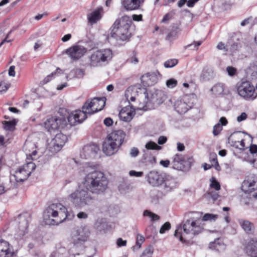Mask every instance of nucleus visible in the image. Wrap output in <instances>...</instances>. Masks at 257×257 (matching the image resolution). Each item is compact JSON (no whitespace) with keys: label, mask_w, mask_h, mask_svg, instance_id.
<instances>
[{"label":"nucleus","mask_w":257,"mask_h":257,"mask_svg":"<svg viewBox=\"0 0 257 257\" xmlns=\"http://www.w3.org/2000/svg\"><path fill=\"white\" fill-rule=\"evenodd\" d=\"M241 189L245 193L257 190V175H251L247 176L242 184Z\"/></svg>","instance_id":"4468645a"},{"label":"nucleus","mask_w":257,"mask_h":257,"mask_svg":"<svg viewBox=\"0 0 257 257\" xmlns=\"http://www.w3.org/2000/svg\"><path fill=\"white\" fill-rule=\"evenodd\" d=\"M226 71L228 75L230 76H233L235 75L236 72V69L231 66L227 67L226 68Z\"/></svg>","instance_id":"09e8293b"},{"label":"nucleus","mask_w":257,"mask_h":257,"mask_svg":"<svg viewBox=\"0 0 257 257\" xmlns=\"http://www.w3.org/2000/svg\"><path fill=\"white\" fill-rule=\"evenodd\" d=\"M235 146L237 148L240 150L244 149L245 147V144L243 140H241L240 141L235 142Z\"/></svg>","instance_id":"3c124183"},{"label":"nucleus","mask_w":257,"mask_h":257,"mask_svg":"<svg viewBox=\"0 0 257 257\" xmlns=\"http://www.w3.org/2000/svg\"><path fill=\"white\" fill-rule=\"evenodd\" d=\"M82 110L85 112L86 114H91L94 113L92 109V103H91V100H88L82 106Z\"/></svg>","instance_id":"473e14b6"},{"label":"nucleus","mask_w":257,"mask_h":257,"mask_svg":"<svg viewBox=\"0 0 257 257\" xmlns=\"http://www.w3.org/2000/svg\"><path fill=\"white\" fill-rule=\"evenodd\" d=\"M153 253V248L149 246L146 248L140 257H152Z\"/></svg>","instance_id":"a19ab883"},{"label":"nucleus","mask_w":257,"mask_h":257,"mask_svg":"<svg viewBox=\"0 0 257 257\" xmlns=\"http://www.w3.org/2000/svg\"><path fill=\"white\" fill-rule=\"evenodd\" d=\"M185 158L181 154H177L173 157L171 164L172 167L176 170H181L185 162Z\"/></svg>","instance_id":"bb28decb"},{"label":"nucleus","mask_w":257,"mask_h":257,"mask_svg":"<svg viewBox=\"0 0 257 257\" xmlns=\"http://www.w3.org/2000/svg\"><path fill=\"white\" fill-rule=\"evenodd\" d=\"M9 88V85L5 82H0V93L6 92Z\"/></svg>","instance_id":"de8ad7c7"},{"label":"nucleus","mask_w":257,"mask_h":257,"mask_svg":"<svg viewBox=\"0 0 257 257\" xmlns=\"http://www.w3.org/2000/svg\"><path fill=\"white\" fill-rule=\"evenodd\" d=\"M249 151L251 154L257 153V146L256 145H251L249 148Z\"/></svg>","instance_id":"e2e57ef3"},{"label":"nucleus","mask_w":257,"mask_h":257,"mask_svg":"<svg viewBox=\"0 0 257 257\" xmlns=\"http://www.w3.org/2000/svg\"><path fill=\"white\" fill-rule=\"evenodd\" d=\"M246 254L251 257H257V240L252 239L247 243L245 248Z\"/></svg>","instance_id":"393cba45"},{"label":"nucleus","mask_w":257,"mask_h":257,"mask_svg":"<svg viewBox=\"0 0 257 257\" xmlns=\"http://www.w3.org/2000/svg\"><path fill=\"white\" fill-rule=\"evenodd\" d=\"M74 215L70 216L67 209L61 203H53L49 205L44 212V219L49 225L59 224L66 219H71Z\"/></svg>","instance_id":"20e7f679"},{"label":"nucleus","mask_w":257,"mask_h":257,"mask_svg":"<svg viewBox=\"0 0 257 257\" xmlns=\"http://www.w3.org/2000/svg\"><path fill=\"white\" fill-rule=\"evenodd\" d=\"M170 161L166 160H161L160 162V164L163 167L167 168L170 165Z\"/></svg>","instance_id":"0e129e2a"},{"label":"nucleus","mask_w":257,"mask_h":257,"mask_svg":"<svg viewBox=\"0 0 257 257\" xmlns=\"http://www.w3.org/2000/svg\"><path fill=\"white\" fill-rule=\"evenodd\" d=\"M64 120L58 116H52L48 118L44 122V127L50 133L58 130L63 124Z\"/></svg>","instance_id":"ddd939ff"},{"label":"nucleus","mask_w":257,"mask_h":257,"mask_svg":"<svg viewBox=\"0 0 257 257\" xmlns=\"http://www.w3.org/2000/svg\"><path fill=\"white\" fill-rule=\"evenodd\" d=\"M204 224L202 222L201 215L199 212H192L188 214V218L184 221L183 226L177 227L175 236L180 241L186 242L188 235H196L202 232Z\"/></svg>","instance_id":"7ed1b4c3"},{"label":"nucleus","mask_w":257,"mask_h":257,"mask_svg":"<svg viewBox=\"0 0 257 257\" xmlns=\"http://www.w3.org/2000/svg\"><path fill=\"white\" fill-rule=\"evenodd\" d=\"M194 101V98L193 96L185 95L176 101L175 108L179 113H185L193 106Z\"/></svg>","instance_id":"9d476101"},{"label":"nucleus","mask_w":257,"mask_h":257,"mask_svg":"<svg viewBox=\"0 0 257 257\" xmlns=\"http://www.w3.org/2000/svg\"><path fill=\"white\" fill-rule=\"evenodd\" d=\"M120 147L106 139L102 145V151L107 156H112L117 153Z\"/></svg>","instance_id":"aec40b11"},{"label":"nucleus","mask_w":257,"mask_h":257,"mask_svg":"<svg viewBox=\"0 0 257 257\" xmlns=\"http://www.w3.org/2000/svg\"><path fill=\"white\" fill-rule=\"evenodd\" d=\"M145 147L148 150H160L162 147L158 146L156 143L150 141L146 144Z\"/></svg>","instance_id":"4c0bfd02"},{"label":"nucleus","mask_w":257,"mask_h":257,"mask_svg":"<svg viewBox=\"0 0 257 257\" xmlns=\"http://www.w3.org/2000/svg\"><path fill=\"white\" fill-rule=\"evenodd\" d=\"M145 241V237L140 234H138L136 239V245L134 246L132 248L134 251L139 249L142 246V243Z\"/></svg>","instance_id":"72a5a7b5"},{"label":"nucleus","mask_w":257,"mask_h":257,"mask_svg":"<svg viewBox=\"0 0 257 257\" xmlns=\"http://www.w3.org/2000/svg\"><path fill=\"white\" fill-rule=\"evenodd\" d=\"M175 14V13L174 10L169 12L164 16L162 20V22L163 23H167L170 20L173 18Z\"/></svg>","instance_id":"ea45409f"},{"label":"nucleus","mask_w":257,"mask_h":257,"mask_svg":"<svg viewBox=\"0 0 257 257\" xmlns=\"http://www.w3.org/2000/svg\"><path fill=\"white\" fill-rule=\"evenodd\" d=\"M146 95L143 98L140 97L138 98L137 102H143L145 104V106L141 108H135L137 110L143 109L147 110L151 109L153 107L155 103L160 104L163 101L165 97L164 92L161 90L155 89H146L144 88V91L142 92Z\"/></svg>","instance_id":"0eeeda50"},{"label":"nucleus","mask_w":257,"mask_h":257,"mask_svg":"<svg viewBox=\"0 0 257 257\" xmlns=\"http://www.w3.org/2000/svg\"><path fill=\"white\" fill-rule=\"evenodd\" d=\"M177 80L174 78H171L166 81V86L169 88H173L177 85Z\"/></svg>","instance_id":"c03bdc74"},{"label":"nucleus","mask_w":257,"mask_h":257,"mask_svg":"<svg viewBox=\"0 0 257 257\" xmlns=\"http://www.w3.org/2000/svg\"><path fill=\"white\" fill-rule=\"evenodd\" d=\"M222 130V125L220 123L216 124L213 127V134L214 136L218 135Z\"/></svg>","instance_id":"a18cd8bd"},{"label":"nucleus","mask_w":257,"mask_h":257,"mask_svg":"<svg viewBox=\"0 0 257 257\" xmlns=\"http://www.w3.org/2000/svg\"><path fill=\"white\" fill-rule=\"evenodd\" d=\"M218 215L212 213H205L201 219L203 221H214L218 218Z\"/></svg>","instance_id":"c9c22d12"},{"label":"nucleus","mask_w":257,"mask_h":257,"mask_svg":"<svg viewBox=\"0 0 257 257\" xmlns=\"http://www.w3.org/2000/svg\"><path fill=\"white\" fill-rule=\"evenodd\" d=\"M112 51L109 48L92 50L88 56L86 63L89 67H98L107 64L113 57Z\"/></svg>","instance_id":"423d86ee"},{"label":"nucleus","mask_w":257,"mask_h":257,"mask_svg":"<svg viewBox=\"0 0 257 257\" xmlns=\"http://www.w3.org/2000/svg\"><path fill=\"white\" fill-rule=\"evenodd\" d=\"M136 110L137 109L131 105L122 108L119 113L120 119L124 121H130L135 116Z\"/></svg>","instance_id":"dca6fc26"},{"label":"nucleus","mask_w":257,"mask_h":257,"mask_svg":"<svg viewBox=\"0 0 257 257\" xmlns=\"http://www.w3.org/2000/svg\"><path fill=\"white\" fill-rule=\"evenodd\" d=\"M104 11L102 7H98L93 10L87 16L88 23L91 25L96 24L101 20Z\"/></svg>","instance_id":"a211bd4d"},{"label":"nucleus","mask_w":257,"mask_h":257,"mask_svg":"<svg viewBox=\"0 0 257 257\" xmlns=\"http://www.w3.org/2000/svg\"><path fill=\"white\" fill-rule=\"evenodd\" d=\"M116 244L118 247L125 246L126 245V240L119 238L117 239Z\"/></svg>","instance_id":"8fccbe9b"},{"label":"nucleus","mask_w":257,"mask_h":257,"mask_svg":"<svg viewBox=\"0 0 257 257\" xmlns=\"http://www.w3.org/2000/svg\"><path fill=\"white\" fill-rule=\"evenodd\" d=\"M142 83L145 86L153 85L157 82V77L154 74L147 73L142 76Z\"/></svg>","instance_id":"cd10ccee"},{"label":"nucleus","mask_w":257,"mask_h":257,"mask_svg":"<svg viewBox=\"0 0 257 257\" xmlns=\"http://www.w3.org/2000/svg\"><path fill=\"white\" fill-rule=\"evenodd\" d=\"M199 0H189L187 2V5L188 7H193L195 4L198 2Z\"/></svg>","instance_id":"052dcab7"},{"label":"nucleus","mask_w":257,"mask_h":257,"mask_svg":"<svg viewBox=\"0 0 257 257\" xmlns=\"http://www.w3.org/2000/svg\"><path fill=\"white\" fill-rule=\"evenodd\" d=\"M132 20L128 16H124L114 23L111 32L112 37L116 40L126 41L131 37L130 27Z\"/></svg>","instance_id":"39448f33"},{"label":"nucleus","mask_w":257,"mask_h":257,"mask_svg":"<svg viewBox=\"0 0 257 257\" xmlns=\"http://www.w3.org/2000/svg\"><path fill=\"white\" fill-rule=\"evenodd\" d=\"M86 49L82 46L75 45L67 49L66 53L71 59L77 60L81 58L86 52Z\"/></svg>","instance_id":"2eb2a0df"},{"label":"nucleus","mask_w":257,"mask_h":257,"mask_svg":"<svg viewBox=\"0 0 257 257\" xmlns=\"http://www.w3.org/2000/svg\"><path fill=\"white\" fill-rule=\"evenodd\" d=\"M112 123H113L112 119L111 118H110V117L106 118L104 120V124L107 126H109L111 125Z\"/></svg>","instance_id":"4d7b16f0"},{"label":"nucleus","mask_w":257,"mask_h":257,"mask_svg":"<svg viewBox=\"0 0 257 257\" xmlns=\"http://www.w3.org/2000/svg\"><path fill=\"white\" fill-rule=\"evenodd\" d=\"M98 149L95 145H90L84 147L81 153V157L83 159H87L96 154Z\"/></svg>","instance_id":"5701e85b"},{"label":"nucleus","mask_w":257,"mask_h":257,"mask_svg":"<svg viewBox=\"0 0 257 257\" xmlns=\"http://www.w3.org/2000/svg\"><path fill=\"white\" fill-rule=\"evenodd\" d=\"M144 88H141L137 85L128 87L125 91L124 96L130 105L135 108H141L145 106V102H137L138 98L140 96L141 98L146 96L142 92Z\"/></svg>","instance_id":"6e6552de"},{"label":"nucleus","mask_w":257,"mask_h":257,"mask_svg":"<svg viewBox=\"0 0 257 257\" xmlns=\"http://www.w3.org/2000/svg\"><path fill=\"white\" fill-rule=\"evenodd\" d=\"M176 182L174 178L165 174L164 181L163 183V188L166 192H168L176 187Z\"/></svg>","instance_id":"b1692460"},{"label":"nucleus","mask_w":257,"mask_h":257,"mask_svg":"<svg viewBox=\"0 0 257 257\" xmlns=\"http://www.w3.org/2000/svg\"><path fill=\"white\" fill-rule=\"evenodd\" d=\"M67 140V137L65 135L62 133L57 134L48 145L49 151L53 153L60 151Z\"/></svg>","instance_id":"9b49d317"},{"label":"nucleus","mask_w":257,"mask_h":257,"mask_svg":"<svg viewBox=\"0 0 257 257\" xmlns=\"http://www.w3.org/2000/svg\"><path fill=\"white\" fill-rule=\"evenodd\" d=\"M144 215L149 217L151 219L152 221L158 220L160 218L158 215L147 210L144 212Z\"/></svg>","instance_id":"58836bf2"},{"label":"nucleus","mask_w":257,"mask_h":257,"mask_svg":"<svg viewBox=\"0 0 257 257\" xmlns=\"http://www.w3.org/2000/svg\"><path fill=\"white\" fill-rule=\"evenodd\" d=\"M139 153V150L137 148H133L131 150L130 155L132 157H135L138 156Z\"/></svg>","instance_id":"864d4df0"},{"label":"nucleus","mask_w":257,"mask_h":257,"mask_svg":"<svg viewBox=\"0 0 257 257\" xmlns=\"http://www.w3.org/2000/svg\"><path fill=\"white\" fill-rule=\"evenodd\" d=\"M4 128L6 131H13L15 130L16 122L15 120L13 121H4L3 122Z\"/></svg>","instance_id":"f704fd0d"},{"label":"nucleus","mask_w":257,"mask_h":257,"mask_svg":"<svg viewBox=\"0 0 257 257\" xmlns=\"http://www.w3.org/2000/svg\"><path fill=\"white\" fill-rule=\"evenodd\" d=\"M94 113L100 111L105 105V101L103 98H94L91 100Z\"/></svg>","instance_id":"c85d7f7f"},{"label":"nucleus","mask_w":257,"mask_h":257,"mask_svg":"<svg viewBox=\"0 0 257 257\" xmlns=\"http://www.w3.org/2000/svg\"><path fill=\"white\" fill-rule=\"evenodd\" d=\"M10 244L6 241H0V257H13L14 253L10 250Z\"/></svg>","instance_id":"a878e982"},{"label":"nucleus","mask_w":257,"mask_h":257,"mask_svg":"<svg viewBox=\"0 0 257 257\" xmlns=\"http://www.w3.org/2000/svg\"><path fill=\"white\" fill-rule=\"evenodd\" d=\"M239 96L246 100H253L257 97L254 86L249 82H243L237 87Z\"/></svg>","instance_id":"1a4fd4ad"},{"label":"nucleus","mask_w":257,"mask_h":257,"mask_svg":"<svg viewBox=\"0 0 257 257\" xmlns=\"http://www.w3.org/2000/svg\"><path fill=\"white\" fill-rule=\"evenodd\" d=\"M208 194L211 197L213 200H216L218 198V194L217 193H213L210 190L208 192Z\"/></svg>","instance_id":"680f3d73"},{"label":"nucleus","mask_w":257,"mask_h":257,"mask_svg":"<svg viewBox=\"0 0 257 257\" xmlns=\"http://www.w3.org/2000/svg\"><path fill=\"white\" fill-rule=\"evenodd\" d=\"M167 141V138L165 136H160L158 140V143L159 145L164 144Z\"/></svg>","instance_id":"5fc2aeb1"},{"label":"nucleus","mask_w":257,"mask_h":257,"mask_svg":"<svg viewBox=\"0 0 257 257\" xmlns=\"http://www.w3.org/2000/svg\"><path fill=\"white\" fill-rule=\"evenodd\" d=\"M178 63V60L176 59H170L166 61L164 65L166 68H172Z\"/></svg>","instance_id":"79ce46f5"},{"label":"nucleus","mask_w":257,"mask_h":257,"mask_svg":"<svg viewBox=\"0 0 257 257\" xmlns=\"http://www.w3.org/2000/svg\"><path fill=\"white\" fill-rule=\"evenodd\" d=\"M87 117L85 112L83 110H76L72 112L68 116V120L71 125L83 121Z\"/></svg>","instance_id":"f3484780"},{"label":"nucleus","mask_w":257,"mask_h":257,"mask_svg":"<svg viewBox=\"0 0 257 257\" xmlns=\"http://www.w3.org/2000/svg\"><path fill=\"white\" fill-rule=\"evenodd\" d=\"M24 148L27 156V163L19 167L13 175L17 182H23L28 179L36 168V165L32 162L31 160H36L40 156L38 147L34 143L26 141Z\"/></svg>","instance_id":"f03ea898"},{"label":"nucleus","mask_w":257,"mask_h":257,"mask_svg":"<svg viewBox=\"0 0 257 257\" xmlns=\"http://www.w3.org/2000/svg\"><path fill=\"white\" fill-rule=\"evenodd\" d=\"M238 222L242 229L246 232L250 231L253 226L252 224L248 220L239 219Z\"/></svg>","instance_id":"2f4dec72"},{"label":"nucleus","mask_w":257,"mask_h":257,"mask_svg":"<svg viewBox=\"0 0 257 257\" xmlns=\"http://www.w3.org/2000/svg\"><path fill=\"white\" fill-rule=\"evenodd\" d=\"M218 123H220V124L221 125H225L227 123V120L224 117H222L219 119V122Z\"/></svg>","instance_id":"338daca9"},{"label":"nucleus","mask_w":257,"mask_h":257,"mask_svg":"<svg viewBox=\"0 0 257 257\" xmlns=\"http://www.w3.org/2000/svg\"><path fill=\"white\" fill-rule=\"evenodd\" d=\"M71 38V35L70 34H68L67 35H65L64 36H63L61 40L63 42H67L69 41Z\"/></svg>","instance_id":"774afa93"},{"label":"nucleus","mask_w":257,"mask_h":257,"mask_svg":"<svg viewBox=\"0 0 257 257\" xmlns=\"http://www.w3.org/2000/svg\"><path fill=\"white\" fill-rule=\"evenodd\" d=\"M86 174L83 179V185L86 190L81 187L69 196V199L76 207L81 208L88 204L92 198L88 191L96 194L103 193L107 188L108 181L104 174L87 165L82 167Z\"/></svg>","instance_id":"f257e3e1"},{"label":"nucleus","mask_w":257,"mask_h":257,"mask_svg":"<svg viewBox=\"0 0 257 257\" xmlns=\"http://www.w3.org/2000/svg\"><path fill=\"white\" fill-rule=\"evenodd\" d=\"M170 228V223L168 222H167L162 226L160 230V232L161 233H164L166 231L169 230Z\"/></svg>","instance_id":"49530a36"},{"label":"nucleus","mask_w":257,"mask_h":257,"mask_svg":"<svg viewBox=\"0 0 257 257\" xmlns=\"http://www.w3.org/2000/svg\"><path fill=\"white\" fill-rule=\"evenodd\" d=\"M90 234L89 228L86 226H81L76 231L75 235L79 240L85 241L88 237Z\"/></svg>","instance_id":"c756f323"},{"label":"nucleus","mask_w":257,"mask_h":257,"mask_svg":"<svg viewBox=\"0 0 257 257\" xmlns=\"http://www.w3.org/2000/svg\"><path fill=\"white\" fill-rule=\"evenodd\" d=\"M247 117V115L245 112H242L240 115L237 117V120L238 122H240L242 120H245Z\"/></svg>","instance_id":"6e6d98bb"},{"label":"nucleus","mask_w":257,"mask_h":257,"mask_svg":"<svg viewBox=\"0 0 257 257\" xmlns=\"http://www.w3.org/2000/svg\"><path fill=\"white\" fill-rule=\"evenodd\" d=\"M132 18L134 21L138 22L142 21L143 19V16L142 15H138L134 14L132 16Z\"/></svg>","instance_id":"13d9d810"},{"label":"nucleus","mask_w":257,"mask_h":257,"mask_svg":"<svg viewBox=\"0 0 257 257\" xmlns=\"http://www.w3.org/2000/svg\"><path fill=\"white\" fill-rule=\"evenodd\" d=\"M210 187L211 189L218 191L220 189V185L219 183L216 180L214 177H212L210 179Z\"/></svg>","instance_id":"e433bc0d"},{"label":"nucleus","mask_w":257,"mask_h":257,"mask_svg":"<svg viewBox=\"0 0 257 257\" xmlns=\"http://www.w3.org/2000/svg\"><path fill=\"white\" fill-rule=\"evenodd\" d=\"M209 247L214 250L220 251L223 250L225 248V244L219 239L215 240L214 242H210Z\"/></svg>","instance_id":"7c9ffc66"},{"label":"nucleus","mask_w":257,"mask_h":257,"mask_svg":"<svg viewBox=\"0 0 257 257\" xmlns=\"http://www.w3.org/2000/svg\"><path fill=\"white\" fill-rule=\"evenodd\" d=\"M129 174L131 176L141 177L143 175V172H136L134 170L130 171Z\"/></svg>","instance_id":"603ef678"},{"label":"nucleus","mask_w":257,"mask_h":257,"mask_svg":"<svg viewBox=\"0 0 257 257\" xmlns=\"http://www.w3.org/2000/svg\"><path fill=\"white\" fill-rule=\"evenodd\" d=\"M124 134L121 131H116L109 134L106 139L120 147L124 140Z\"/></svg>","instance_id":"4be33fe9"},{"label":"nucleus","mask_w":257,"mask_h":257,"mask_svg":"<svg viewBox=\"0 0 257 257\" xmlns=\"http://www.w3.org/2000/svg\"><path fill=\"white\" fill-rule=\"evenodd\" d=\"M211 95L214 97L222 96L229 93L228 89L221 83L214 84L210 89Z\"/></svg>","instance_id":"412c9836"},{"label":"nucleus","mask_w":257,"mask_h":257,"mask_svg":"<svg viewBox=\"0 0 257 257\" xmlns=\"http://www.w3.org/2000/svg\"><path fill=\"white\" fill-rule=\"evenodd\" d=\"M165 174L156 171H152L146 175V178L151 186L159 187L162 185L164 181Z\"/></svg>","instance_id":"f8f14e48"},{"label":"nucleus","mask_w":257,"mask_h":257,"mask_svg":"<svg viewBox=\"0 0 257 257\" xmlns=\"http://www.w3.org/2000/svg\"><path fill=\"white\" fill-rule=\"evenodd\" d=\"M61 70L60 69H57L56 72L52 73L50 75H48L44 80L43 83L44 84L49 82L54 76L57 75L58 73H60Z\"/></svg>","instance_id":"37998d69"},{"label":"nucleus","mask_w":257,"mask_h":257,"mask_svg":"<svg viewBox=\"0 0 257 257\" xmlns=\"http://www.w3.org/2000/svg\"><path fill=\"white\" fill-rule=\"evenodd\" d=\"M15 67L14 66H11L9 70V75L10 76H15Z\"/></svg>","instance_id":"bf43d9fd"},{"label":"nucleus","mask_w":257,"mask_h":257,"mask_svg":"<svg viewBox=\"0 0 257 257\" xmlns=\"http://www.w3.org/2000/svg\"><path fill=\"white\" fill-rule=\"evenodd\" d=\"M77 216V217L80 219H86L87 217V214L83 212L78 213Z\"/></svg>","instance_id":"69168bd1"},{"label":"nucleus","mask_w":257,"mask_h":257,"mask_svg":"<svg viewBox=\"0 0 257 257\" xmlns=\"http://www.w3.org/2000/svg\"><path fill=\"white\" fill-rule=\"evenodd\" d=\"M145 0H121L122 7L127 11L139 10Z\"/></svg>","instance_id":"6ab92c4d"}]
</instances>
